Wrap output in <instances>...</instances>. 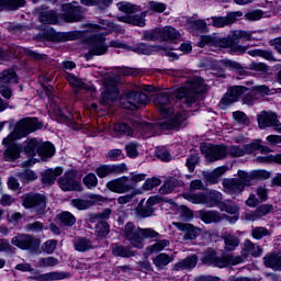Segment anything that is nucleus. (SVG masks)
<instances>
[{"instance_id": "57", "label": "nucleus", "mask_w": 281, "mask_h": 281, "mask_svg": "<svg viewBox=\"0 0 281 281\" xmlns=\"http://www.w3.org/2000/svg\"><path fill=\"white\" fill-rule=\"evenodd\" d=\"M130 52H135V54H144L145 56H150L151 52H150V46L140 43L136 46H131Z\"/></svg>"}, {"instance_id": "41", "label": "nucleus", "mask_w": 281, "mask_h": 281, "mask_svg": "<svg viewBox=\"0 0 281 281\" xmlns=\"http://www.w3.org/2000/svg\"><path fill=\"white\" fill-rule=\"evenodd\" d=\"M182 196L186 199V201L194 203L195 205H205V193L187 192L183 193Z\"/></svg>"}, {"instance_id": "29", "label": "nucleus", "mask_w": 281, "mask_h": 281, "mask_svg": "<svg viewBox=\"0 0 281 281\" xmlns=\"http://www.w3.org/2000/svg\"><path fill=\"white\" fill-rule=\"evenodd\" d=\"M122 23H128L130 25H137L144 27L146 25V12H142L136 15H123L117 18Z\"/></svg>"}, {"instance_id": "58", "label": "nucleus", "mask_w": 281, "mask_h": 281, "mask_svg": "<svg viewBox=\"0 0 281 281\" xmlns=\"http://www.w3.org/2000/svg\"><path fill=\"white\" fill-rule=\"evenodd\" d=\"M83 183H85L86 187L89 188V190H92V188L98 187V177L95 176V173H88L83 178Z\"/></svg>"}, {"instance_id": "45", "label": "nucleus", "mask_w": 281, "mask_h": 281, "mask_svg": "<svg viewBox=\"0 0 281 281\" xmlns=\"http://www.w3.org/2000/svg\"><path fill=\"white\" fill-rule=\"evenodd\" d=\"M57 218L63 227H72V225H76V216L70 212H63Z\"/></svg>"}, {"instance_id": "6", "label": "nucleus", "mask_w": 281, "mask_h": 281, "mask_svg": "<svg viewBox=\"0 0 281 281\" xmlns=\"http://www.w3.org/2000/svg\"><path fill=\"white\" fill-rule=\"evenodd\" d=\"M237 179L243 184V188H249L254 186L255 181H265L271 177V173L267 170H254L250 172L238 170L237 171Z\"/></svg>"}, {"instance_id": "18", "label": "nucleus", "mask_w": 281, "mask_h": 281, "mask_svg": "<svg viewBox=\"0 0 281 281\" xmlns=\"http://www.w3.org/2000/svg\"><path fill=\"white\" fill-rule=\"evenodd\" d=\"M220 45L222 47L228 49L229 54H233L236 56H240V55L245 54V52H247V49H249V46H243V45L238 44V40H234L233 36L223 38L222 41H220Z\"/></svg>"}, {"instance_id": "14", "label": "nucleus", "mask_w": 281, "mask_h": 281, "mask_svg": "<svg viewBox=\"0 0 281 281\" xmlns=\"http://www.w3.org/2000/svg\"><path fill=\"white\" fill-rule=\"evenodd\" d=\"M12 245L20 249H38L41 243L32 235H19L11 239Z\"/></svg>"}, {"instance_id": "47", "label": "nucleus", "mask_w": 281, "mask_h": 281, "mask_svg": "<svg viewBox=\"0 0 281 281\" xmlns=\"http://www.w3.org/2000/svg\"><path fill=\"white\" fill-rule=\"evenodd\" d=\"M224 243H225V249L227 251H234V249L238 247V245H240V239H238V237L232 234H228L224 236Z\"/></svg>"}, {"instance_id": "4", "label": "nucleus", "mask_w": 281, "mask_h": 281, "mask_svg": "<svg viewBox=\"0 0 281 281\" xmlns=\"http://www.w3.org/2000/svg\"><path fill=\"white\" fill-rule=\"evenodd\" d=\"M22 205L25 210H33L37 216L47 214V196L41 193H27L22 196Z\"/></svg>"}, {"instance_id": "36", "label": "nucleus", "mask_w": 281, "mask_h": 281, "mask_svg": "<svg viewBox=\"0 0 281 281\" xmlns=\"http://www.w3.org/2000/svg\"><path fill=\"white\" fill-rule=\"evenodd\" d=\"M38 20L41 23H44V25H56V23H58V14L53 10L42 11Z\"/></svg>"}, {"instance_id": "43", "label": "nucleus", "mask_w": 281, "mask_h": 281, "mask_svg": "<svg viewBox=\"0 0 281 281\" xmlns=\"http://www.w3.org/2000/svg\"><path fill=\"white\" fill-rule=\"evenodd\" d=\"M13 82H16V72L13 69L0 72V85H12Z\"/></svg>"}, {"instance_id": "56", "label": "nucleus", "mask_w": 281, "mask_h": 281, "mask_svg": "<svg viewBox=\"0 0 281 281\" xmlns=\"http://www.w3.org/2000/svg\"><path fill=\"white\" fill-rule=\"evenodd\" d=\"M116 8H119L120 12H124L125 14H135L137 10L131 2H119Z\"/></svg>"}, {"instance_id": "1", "label": "nucleus", "mask_w": 281, "mask_h": 281, "mask_svg": "<svg viewBox=\"0 0 281 281\" xmlns=\"http://www.w3.org/2000/svg\"><path fill=\"white\" fill-rule=\"evenodd\" d=\"M186 87L179 88L177 93H172L171 90H165L156 95L154 99V104L156 109L161 113L162 117H177V115H181L183 120L186 116L183 113L177 112L172 114V104H175V100H183L187 106H192L194 102H196L199 98V93H205L207 91V86L203 82V78L193 77L188 79Z\"/></svg>"}, {"instance_id": "27", "label": "nucleus", "mask_w": 281, "mask_h": 281, "mask_svg": "<svg viewBox=\"0 0 281 281\" xmlns=\"http://www.w3.org/2000/svg\"><path fill=\"white\" fill-rule=\"evenodd\" d=\"M175 227L180 232H184L183 240H194L198 236L196 227L192 224H186L181 222H173Z\"/></svg>"}, {"instance_id": "48", "label": "nucleus", "mask_w": 281, "mask_h": 281, "mask_svg": "<svg viewBox=\"0 0 281 281\" xmlns=\"http://www.w3.org/2000/svg\"><path fill=\"white\" fill-rule=\"evenodd\" d=\"M113 131L114 133H117V135H127L128 137L133 136V128L126 123L114 124Z\"/></svg>"}, {"instance_id": "55", "label": "nucleus", "mask_w": 281, "mask_h": 281, "mask_svg": "<svg viewBox=\"0 0 281 281\" xmlns=\"http://www.w3.org/2000/svg\"><path fill=\"white\" fill-rule=\"evenodd\" d=\"M158 186H161V179H159L157 177H153V178L147 179L143 183V190L150 191L155 188H158Z\"/></svg>"}, {"instance_id": "60", "label": "nucleus", "mask_w": 281, "mask_h": 281, "mask_svg": "<svg viewBox=\"0 0 281 281\" xmlns=\"http://www.w3.org/2000/svg\"><path fill=\"white\" fill-rule=\"evenodd\" d=\"M260 144H262V140H255L250 144H247L244 146V155H251V153H255V150H260Z\"/></svg>"}, {"instance_id": "33", "label": "nucleus", "mask_w": 281, "mask_h": 281, "mask_svg": "<svg viewBox=\"0 0 281 281\" xmlns=\"http://www.w3.org/2000/svg\"><path fill=\"white\" fill-rule=\"evenodd\" d=\"M25 7V0H0V12L14 11Z\"/></svg>"}, {"instance_id": "34", "label": "nucleus", "mask_w": 281, "mask_h": 281, "mask_svg": "<svg viewBox=\"0 0 281 281\" xmlns=\"http://www.w3.org/2000/svg\"><path fill=\"white\" fill-rule=\"evenodd\" d=\"M74 247L76 251H90V249H93V243L87 237H76L74 239Z\"/></svg>"}, {"instance_id": "49", "label": "nucleus", "mask_w": 281, "mask_h": 281, "mask_svg": "<svg viewBox=\"0 0 281 281\" xmlns=\"http://www.w3.org/2000/svg\"><path fill=\"white\" fill-rule=\"evenodd\" d=\"M248 55L255 58L259 56L261 58H265L266 60H276V58L273 57V52L271 50L252 49L248 50Z\"/></svg>"}, {"instance_id": "5", "label": "nucleus", "mask_w": 281, "mask_h": 281, "mask_svg": "<svg viewBox=\"0 0 281 281\" xmlns=\"http://www.w3.org/2000/svg\"><path fill=\"white\" fill-rule=\"evenodd\" d=\"M106 37L102 33H93L90 35L88 43H89V54L86 55L87 59L91 58V56H102L109 52V46L104 43Z\"/></svg>"}, {"instance_id": "3", "label": "nucleus", "mask_w": 281, "mask_h": 281, "mask_svg": "<svg viewBox=\"0 0 281 281\" xmlns=\"http://www.w3.org/2000/svg\"><path fill=\"white\" fill-rule=\"evenodd\" d=\"M181 124H183V116L181 114H177L176 116L162 117L156 124L139 123L138 130L144 137H153V135H157L159 131H173L179 128Z\"/></svg>"}, {"instance_id": "13", "label": "nucleus", "mask_w": 281, "mask_h": 281, "mask_svg": "<svg viewBox=\"0 0 281 281\" xmlns=\"http://www.w3.org/2000/svg\"><path fill=\"white\" fill-rule=\"evenodd\" d=\"M59 188L64 192H80V182L76 181V173L67 171L64 177L58 180Z\"/></svg>"}, {"instance_id": "24", "label": "nucleus", "mask_w": 281, "mask_h": 281, "mask_svg": "<svg viewBox=\"0 0 281 281\" xmlns=\"http://www.w3.org/2000/svg\"><path fill=\"white\" fill-rule=\"evenodd\" d=\"M196 262H199V258L196 255L189 256L173 265L172 271H191L196 267Z\"/></svg>"}, {"instance_id": "51", "label": "nucleus", "mask_w": 281, "mask_h": 281, "mask_svg": "<svg viewBox=\"0 0 281 281\" xmlns=\"http://www.w3.org/2000/svg\"><path fill=\"white\" fill-rule=\"evenodd\" d=\"M18 177L23 183H30V181H36L38 179V176L36 175V172L30 169H26L18 173Z\"/></svg>"}, {"instance_id": "39", "label": "nucleus", "mask_w": 281, "mask_h": 281, "mask_svg": "<svg viewBox=\"0 0 281 281\" xmlns=\"http://www.w3.org/2000/svg\"><path fill=\"white\" fill-rule=\"evenodd\" d=\"M279 256H280V252H269V254H267L262 258L265 267H267V269H272L273 271H278Z\"/></svg>"}, {"instance_id": "23", "label": "nucleus", "mask_w": 281, "mask_h": 281, "mask_svg": "<svg viewBox=\"0 0 281 281\" xmlns=\"http://www.w3.org/2000/svg\"><path fill=\"white\" fill-rule=\"evenodd\" d=\"M202 262L209 267H218L220 269L227 267V260H225V257L221 258L216 256L215 251L206 252L202 258Z\"/></svg>"}, {"instance_id": "11", "label": "nucleus", "mask_w": 281, "mask_h": 281, "mask_svg": "<svg viewBox=\"0 0 281 281\" xmlns=\"http://www.w3.org/2000/svg\"><path fill=\"white\" fill-rule=\"evenodd\" d=\"M128 168L125 164L120 165H101L95 168L94 172L99 179H106L111 175H124Z\"/></svg>"}, {"instance_id": "12", "label": "nucleus", "mask_w": 281, "mask_h": 281, "mask_svg": "<svg viewBox=\"0 0 281 281\" xmlns=\"http://www.w3.org/2000/svg\"><path fill=\"white\" fill-rule=\"evenodd\" d=\"M259 128H269L272 126L277 133L281 134V123L278 116L272 112H261L258 116Z\"/></svg>"}, {"instance_id": "59", "label": "nucleus", "mask_w": 281, "mask_h": 281, "mask_svg": "<svg viewBox=\"0 0 281 281\" xmlns=\"http://www.w3.org/2000/svg\"><path fill=\"white\" fill-rule=\"evenodd\" d=\"M233 117L237 124H243L244 126H249V119L247 117V114L241 111H236L233 113Z\"/></svg>"}, {"instance_id": "42", "label": "nucleus", "mask_w": 281, "mask_h": 281, "mask_svg": "<svg viewBox=\"0 0 281 281\" xmlns=\"http://www.w3.org/2000/svg\"><path fill=\"white\" fill-rule=\"evenodd\" d=\"M38 145L40 142L36 138L26 140L25 145L23 146L25 155H27V157H36Z\"/></svg>"}, {"instance_id": "9", "label": "nucleus", "mask_w": 281, "mask_h": 281, "mask_svg": "<svg viewBox=\"0 0 281 281\" xmlns=\"http://www.w3.org/2000/svg\"><path fill=\"white\" fill-rule=\"evenodd\" d=\"M200 149L211 162L220 161V159H225V157H227V147L223 145L202 144Z\"/></svg>"}, {"instance_id": "31", "label": "nucleus", "mask_w": 281, "mask_h": 281, "mask_svg": "<svg viewBox=\"0 0 281 281\" xmlns=\"http://www.w3.org/2000/svg\"><path fill=\"white\" fill-rule=\"evenodd\" d=\"M56 153V147L49 142L42 143L40 142V145L37 147V155L42 157V159H47L49 157H54V154Z\"/></svg>"}, {"instance_id": "15", "label": "nucleus", "mask_w": 281, "mask_h": 281, "mask_svg": "<svg viewBox=\"0 0 281 281\" xmlns=\"http://www.w3.org/2000/svg\"><path fill=\"white\" fill-rule=\"evenodd\" d=\"M158 200L156 196H150L144 204V199L140 200L138 206L136 207V214L139 218H148L155 214V205H157Z\"/></svg>"}, {"instance_id": "30", "label": "nucleus", "mask_w": 281, "mask_h": 281, "mask_svg": "<svg viewBox=\"0 0 281 281\" xmlns=\"http://www.w3.org/2000/svg\"><path fill=\"white\" fill-rule=\"evenodd\" d=\"M69 278V273L67 272H57V271H53V272H47L44 274H36L33 277V280L36 281H54V280H65Z\"/></svg>"}, {"instance_id": "10", "label": "nucleus", "mask_w": 281, "mask_h": 281, "mask_svg": "<svg viewBox=\"0 0 281 281\" xmlns=\"http://www.w3.org/2000/svg\"><path fill=\"white\" fill-rule=\"evenodd\" d=\"M105 187L110 192H115V194H126V192L134 190L133 184H131L130 179L126 176L110 180Z\"/></svg>"}, {"instance_id": "54", "label": "nucleus", "mask_w": 281, "mask_h": 281, "mask_svg": "<svg viewBox=\"0 0 281 281\" xmlns=\"http://www.w3.org/2000/svg\"><path fill=\"white\" fill-rule=\"evenodd\" d=\"M72 207L77 210H89L91 205H93V201L91 200H82V199H74L71 200Z\"/></svg>"}, {"instance_id": "52", "label": "nucleus", "mask_w": 281, "mask_h": 281, "mask_svg": "<svg viewBox=\"0 0 281 281\" xmlns=\"http://www.w3.org/2000/svg\"><path fill=\"white\" fill-rule=\"evenodd\" d=\"M221 65L222 67H226L227 69H232L233 71H237L238 74H243V71H245V68H243L240 64L231 59H222Z\"/></svg>"}, {"instance_id": "20", "label": "nucleus", "mask_w": 281, "mask_h": 281, "mask_svg": "<svg viewBox=\"0 0 281 281\" xmlns=\"http://www.w3.org/2000/svg\"><path fill=\"white\" fill-rule=\"evenodd\" d=\"M120 98V90L117 89V82L111 81L110 83H105V92L103 93V98L101 99L100 103L103 104V106H108V104H111L113 100H116Z\"/></svg>"}, {"instance_id": "8", "label": "nucleus", "mask_w": 281, "mask_h": 281, "mask_svg": "<svg viewBox=\"0 0 281 281\" xmlns=\"http://www.w3.org/2000/svg\"><path fill=\"white\" fill-rule=\"evenodd\" d=\"M142 228L137 227L135 224L128 222L124 226L123 236L125 240H128V243L136 247V249H143L144 248V238L140 236Z\"/></svg>"}, {"instance_id": "63", "label": "nucleus", "mask_w": 281, "mask_h": 281, "mask_svg": "<svg viewBox=\"0 0 281 281\" xmlns=\"http://www.w3.org/2000/svg\"><path fill=\"white\" fill-rule=\"evenodd\" d=\"M273 210V204H261L257 207V212L259 213L260 218H265V216L271 214Z\"/></svg>"}, {"instance_id": "28", "label": "nucleus", "mask_w": 281, "mask_h": 281, "mask_svg": "<svg viewBox=\"0 0 281 281\" xmlns=\"http://www.w3.org/2000/svg\"><path fill=\"white\" fill-rule=\"evenodd\" d=\"M158 32L160 41H170L171 43H177V41L181 38V34L177 31V29L171 26L158 29Z\"/></svg>"}, {"instance_id": "26", "label": "nucleus", "mask_w": 281, "mask_h": 281, "mask_svg": "<svg viewBox=\"0 0 281 281\" xmlns=\"http://www.w3.org/2000/svg\"><path fill=\"white\" fill-rule=\"evenodd\" d=\"M199 216L203 223H221L225 220V215L218 211H199Z\"/></svg>"}, {"instance_id": "22", "label": "nucleus", "mask_w": 281, "mask_h": 281, "mask_svg": "<svg viewBox=\"0 0 281 281\" xmlns=\"http://www.w3.org/2000/svg\"><path fill=\"white\" fill-rule=\"evenodd\" d=\"M66 79L68 80L70 87H74L75 89L87 91V93H90L91 98H93L95 93V88L91 85L85 83L82 79L76 77V75H67Z\"/></svg>"}, {"instance_id": "7", "label": "nucleus", "mask_w": 281, "mask_h": 281, "mask_svg": "<svg viewBox=\"0 0 281 281\" xmlns=\"http://www.w3.org/2000/svg\"><path fill=\"white\" fill-rule=\"evenodd\" d=\"M120 104L128 111H137L139 104H148V95L146 93L131 91L125 94V99H121Z\"/></svg>"}, {"instance_id": "21", "label": "nucleus", "mask_w": 281, "mask_h": 281, "mask_svg": "<svg viewBox=\"0 0 281 281\" xmlns=\"http://www.w3.org/2000/svg\"><path fill=\"white\" fill-rule=\"evenodd\" d=\"M223 188L226 194L238 196L245 192V188L240 183L238 178H229L223 180Z\"/></svg>"}, {"instance_id": "25", "label": "nucleus", "mask_w": 281, "mask_h": 281, "mask_svg": "<svg viewBox=\"0 0 281 281\" xmlns=\"http://www.w3.org/2000/svg\"><path fill=\"white\" fill-rule=\"evenodd\" d=\"M223 203V193L216 190H211L204 193V205L206 207H220Z\"/></svg>"}, {"instance_id": "61", "label": "nucleus", "mask_w": 281, "mask_h": 281, "mask_svg": "<svg viewBox=\"0 0 281 281\" xmlns=\"http://www.w3.org/2000/svg\"><path fill=\"white\" fill-rule=\"evenodd\" d=\"M232 37L236 41H251V32L234 31Z\"/></svg>"}, {"instance_id": "32", "label": "nucleus", "mask_w": 281, "mask_h": 281, "mask_svg": "<svg viewBox=\"0 0 281 281\" xmlns=\"http://www.w3.org/2000/svg\"><path fill=\"white\" fill-rule=\"evenodd\" d=\"M211 21L213 27H225V25H232L236 21V13H231L227 16H213Z\"/></svg>"}, {"instance_id": "19", "label": "nucleus", "mask_w": 281, "mask_h": 281, "mask_svg": "<svg viewBox=\"0 0 281 281\" xmlns=\"http://www.w3.org/2000/svg\"><path fill=\"white\" fill-rule=\"evenodd\" d=\"M262 254H265V249H262L260 245L250 239H245L241 249V256H244V258H249V256H252V258H260Z\"/></svg>"}, {"instance_id": "17", "label": "nucleus", "mask_w": 281, "mask_h": 281, "mask_svg": "<svg viewBox=\"0 0 281 281\" xmlns=\"http://www.w3.org/2000/svg\"><path fill=\"white\" fill-rule=\"evenodd\" d=\"M246 91L247 88L243 86H235L228 89V91L224 94V97L221 100L222 106H224L225 109L226 106L234 104V102H238V98H240V95H243V93H245Z\"/></svg>"}, {"instance_id": "37", "label": "nucleus", "mask_w": 281, "mask_h": 281, "mask_svg": "<svg viewBox=\"0 0 281 281\" xmlns=\"http://www.w3.org/2000/svg\"><path fill=\"white\" fill-rule=\"evenodd\" d=\"M112 254L113 256H117L120 258H133L135 252L132 251L128 247L122 246L120 244L112 245Z\"/></svg>"}, {"instance_id": "40", "label": "nucleus", "mask_w": 281, "mask_h": 281, "mask_svg": "<svg viewBox=\"0 0 281 281\" xmlns=\"http://www.w3.org/2000/svg\"><path fill=\"white\" fill-rule=\"evenodd\" d=\"M172 260H173L172 257H170L167 254L161 252L153 259V262H154L155 267H157V269H166V267H168V265H170V262H172Z\"/></svg>"}, {"instance_id": "2", "label": "nucleus", "mask_w": 281, "mask_h": 281, "mask_svg": "<svg viewBox=\"0 0 281 281\" xmlns=\"http://www.w3.org/2000/svg\"><path fill=\"white\" fill-rule=\"evenodd\" d=\"M41 126V123H38V120L36 119L21 120L16 124L14 133L10 134L2 140L3 146H5V149L3 151V160L16 161V159L21 157V150H23V146L14 143V140L21 139V137H25L30 135V133H34V131H38Z\"/></svg>"}, {"instance_id": "44", "label": "nucleus", "mask_w": 281, "mask_h": 281, "mask_svg": "<svg viewBox=\"0 0 281 281\" xmlns=\"http://www.w3.org/2000/svg\"><path fill=\"white\" fill-rule=\"evenodd\" d=\"M95 234L98 238H106L109 236L111 228L109 226V223L106 221L99 220V222L95 224Z\"/></svg>"}, {"instance_id": "35", "label": "nucleus", "mask_w": 281, "mask_h": 281, "mask_svg": "<svg viewBox=\"0 0 281 281\" xmlns=\"http://www.w3.org/2000/svg\"><path fill=\"white\" fill-rule=\"evenodd\" d=\"M63 175V168L57 167L55 169H48L44 171L42 181L43 183H47L48 186H52V183H55L56 178L60 177Z\"/></svg>"}, {"instance_id": "38", "label": "nucleus", "mask_w": 281, "mask_h": 281, "mask_svg": "<svg viewBox=\"0 0 281 281\" xmlns=\"http://www.w3.org/2000/svg\"><path fill=\"white\" fill-rule=\"evenodd\" d=\"M218 210L221 212H226L227 214H240V207L236 202L232 200H225L220 203Z\"/></svg>"}, {"instance_id": "16", "label": "nucleus", "mask_w": 281, "mask_h": 281, "mask_svg": "<svg viewBox=\"0 0 281 281\" xmlns=\"http://www.w3.org/2000/svg\"><path fill=\"white\" fill-rule=\"evenodd\" d=\"M63 10L65 12L63 19L66 23H78V21H82V14L85 13L82 7L64 4Z\"/></svg>"}, {"instance_id": "53", "label": "nucleus", "mask_w": 281, "mask_h": 281, "mask_svg": "<svg viewBox=\"0 0 281 281\" xmlns=\"http://www.w3.org/2000/svg\"><path fill=\"white\" fill-rule=\"evenodd\" d=\"M82 5H99L101 10L109 8L113 0H80Z\"/></svg>"}, {"instance_id": "62", "label": "nucleus", "mask_w": 281, "mask_h": 281, "mask_svg": "<svg viewBox=\"0 0 281 281\" xmlns=\"http://www.w3.org/2000/svg\"><path fill=\"white\" fill-rule=\"evenodd\" d=\"M59 265V261L56 257H46L40 259V267L47 268V267H56Z\"/></svg>"}, {"instance_id": "46", "label": "nucleus", "mask_w": 281, "mask_h": 281, "mask_svg": "<svg viewBox=\"0 0 281 281\" xmlns=\"http://www.w3.org/2000/svg\"><path fill=\"white\" fill-rule=\"evenodd\" d=\"M267 236H271V231L267 227L255 226L251 228V237L255 240H262V238H267Z\"/></svg>"}, {"instance_id": "50", "label": "nucleus", "mask_w": 281, "mask_h": 281, "mask_svg": "<svg viewBox=\"0 0 281 281\" xmlns=\"http://www.w3.org/2000/svg\"><path fill=\"white\" fill-rule=\"evenodd\" d=\"M180 184L181 182H179V180L171 178L164 183V186L160 188V192H162V194H170V192H172L175 188Z\"/></svg>"}, {"instance_id": "64", "label": "nucleus", "mask_w": 281, "mask_h": 281, "mask_svg": "<svg viewBox=\"0 0 281 281\" xmlns=\"http://www.w3.org/2000/svg\"><path fill=\"white\" fill-rule=\"evenodd\" d=\"M140 236L143 238H159V233L153 228H140Z\"/></svg>"}]
</instances>
